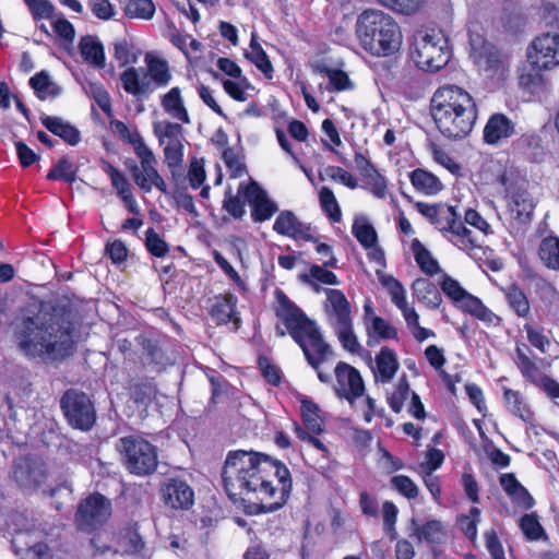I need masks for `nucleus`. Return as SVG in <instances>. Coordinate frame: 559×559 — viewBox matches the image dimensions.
<instances>
[{"instance_id":"1","label":"nucleus","mask_w":559,"mask_h":559,"mask_svg":"<svg viewBox=\"0 0 559 559\" xmlns=\"http://www.w3.org/2000/svg\"><path fill=\"white\" fill-rule=\"evenodd\" d=\"M222 477L231 500L255 499L263 512L281 509L292 490L289 469L283 463L254 451H229Z\"/></svg>"},{"instance_id":"2","label":"nucleus","mask_w":559,"mask_h":559,"mask_svg":"<svg viewBox=\"0 0 559 559\" xmlns=\"http://www.w3.org/2000/svg\"><path fill=\"white\" fill-rule=\"evenodd\" d=\"M74 314L68 306L41 307L22 320L15 334L19 348L28 357L59 360L74 349Z\"/></svg>"},{"instance_id":"3","label":"nucleus","mask_w":559,"mask_h":559,"mask_svg":"<svg viewBox=\"0 0 559 559\" xmlns=\"http://www.w3.org/2000/svg\"><path fill=\"white\" fill-rule=\"evenodd\" d=\"M430 112L439 132L453 140L468 135L478 116L473 96L456 85L441 86L435 92Z\"/></svg>"},{"instance_id":"4","label":"nucleus","mask_w":559,"mask_h":559,"mask_svg":"<svg viewBox=\"0 0 559 559\" xmlns=\"http://www.w3.org/2000/svg\"><path fill=\"white\" fill-rule=\"evenodd\" d=\"M276 317L285 325L292 338L301 347L309 365L316 370L331 354L319 326L297 307L283 290L275 292Z\"/></svg>"},{"instance_id":"5","label":"nucleus","mask_w":559,"mask_h":559,"mask_svg":"<svg viewBox=\"0 0 559 559\" xmlns=\"http://www.w3.org/2000/svg\"><path fill=\"white\" fill-rule=\"evenodd\" d=\"M355 35L361 49L377 58L394 56L403 44L400 25L380 10L362 11L356 20Z\"/></svg>"},{"instance_id":"6","label":"nucleus","mask_w":559,"mask_h":559,"mask_svg":"<svg viewBox=\"0 0 559 559\" xmlns=\"http://www.w3.org/2000/svg\"><path fill=\"white\" fill-rule=\"evenodd\" d=\"M144 61L146 70L130 67L120 74L122 88L135 97L153 93L156 88L165 87L171 81L169 64L165 59L146 53Z\"/></svg>"},{"instance_id":"7","label":"nucleus","mask_w":559,"mask_h":559,"mask_svg":"<svg viewBox=\"0 0 559 559\" xmlns=\"http://www.w3.org/2000/svg\"><path fill=\"white\" fill-rule=\"evenodd\" d=\"M411 57L419 69L438 71L451 58L449 39L439 28L418 29L413 37Z\"/></svg>"},{"instance_id":"8","label":"nucleus","mask_w":559,"mask_h":559,"mask_svg":"<svg viewBox=\"0 0 559 559\" xmlns=\"http://www.w3.org/2000/svg\"><path fill=\"white\" fill-rule=\"evenodd\" d=\"M431 224L448 241L466 252L472 259L480 260L485 254L483 240L464 225L454 206L440 205Z\"/></svg>"},{"instance_id":"9","label":"nucleus","mask_w":559,"mask_h":559,"mask_svg":"<svg viewBox=\"0 0 559 559\" xmlns=\"http://www.w3.org/2000/svg\"><path fill=\"white\" fill-rule=\"evenodd\" d=\"M116 449L126 468L133 475L147 476L158 465L157 448L140 436L120 438Z\"/></svg>"},{"instance_id":"10","label":"nucleus","mask_w":559,"mask_h":559,"mask_svg":"<svg viewBox=\"0 0 559 559\" xmlns=\"http://www.w3.org/2000/svg\"><path fill=\"white\" fill-rule=\"evenodd\" d=\"M504 188L510 216L520 225L527 224L533 216L534 200L528 192V181L514 169H507L499 177Z\"/></svg>"},{"instance_id":"11","label":"nucleus","mask_w":559,"mask_h":559,"mask_svg":"<svg viewBox=\"0 0 559 559\" xmlns=\"http://www.w3.org/2000/svg\"><path fill=\"white\" fill-rule=\"evenodd\" d=\"M468 34L471 57L479 72L488 79H502L508 68L507 57L502 56L481 34L475 33L471 27Z\"/></svg>"},{"instance_id":"12","label":"nucleus","mask_w":559,"mask_h":559,"mask_svg":"<svg viewBox=\"0 0 559 559\" xmlns=\"http://www.w3.org/2000/svg\"><path fill=\"white\" fill-rule=\"evenodd\" d=\"M153 133L163 146L165 164L175 174L183 164L185 135L181 124L168 120L155 121Z\"/></svg>"},{"instance_id":"13","label":"nucleus","mask_w":559,"mask_h":559,"mask_svg":"<svg viewBox=\"0 0 559 559\" xmlns=\"http://www.w3.org/2000/svg\"><path fill=\"white\" fill-rule=\"evenodd\" d=\"M140 160V165L132 164L129 170L135 185L145 193L151 192L154 188L162 193H167V183L157 170V159L153 151L147 146H140L134 152Z\"/></svg>"},{"instance_id":"14","label":"nucleus","mask_w":559,"mask_h":559,"mask_svg":"<svg viewBox=\"0 0 559 559\" xmlns=\"http://www.w3.org/2000/svg\"><path fill=\"white\" fill-rule=\"evenodd\" d=\"M60 406L73 428L87 431L94 426L96 411L93 402L84 392L68 390L61 397Z\"/></svg>"},{"instance_id":"15","label":"nucleus","mask_w":559,"mask_h":559,"mask_svg":"<svg viewBox=\"0 0 559 559\" xmlns=\"http://www.w3.org/2000/svg\"><path fill=\"white\" fill-rule=\"evenodd\" d=\"M527 62L532 70L550 71L559 67V34L544 33L527 47Z\"/></svg>"},{"instance_id":"16","label":"nucleus","mask_w":559,"mask_h":559,"mask_svg":"<svg viewBox=\"0 0 559 559\" xmlns=\"http://www.w3.org/2000/svg\"><path fill=\"white\" fill-rule=\"evenodd\" d=\"M110 514L111 506L109 500L99 493H95L80 503L75 522L81 531L92 532L103 525Z\"/></svg>"},{"instance_id":"17","label":"nucleus","mask_w":559,"mask_h":559,"mask_svg":"<svg viewBox=\"0 0 559 559\" xmlns=\"http://www.w3.org/2000/svg\"><path fill=\"white\" fill-rule=\"evenodd\" d=\"M12 477L23 489L34 491L41 489L44 493L52 496L55 490L45 486L47 477L44 464L40 461L32 459H20L14 463Z\"/></svg>"},{"instance_id":"18","label":"nucleus","mask_w":559,"mask_h":559,"mask_svg":"<svg viewBox=\"0 0 559 559\" xmlns=\"http://www.w3.org/2000/svg\"><path fill=\"white\" fill-rule=\"evenodd\" d=\"M333 385L336 396L350 405L365 393V383L360 372L347 362L338 361L334 369Z\"/></svg>"},{"instance_id":"19","label":"nucleus","mask_w":559,"mask_h":559,"mask_svg":"<svg viewBox=\"0 0 559 559\" xmlns=\"http://www.w3.org/2000/svg\"><path fill=\"white\" fill-rule=\"evenodd\" d=\"M441 289L455 305L478 319L489 320L492 317V312L486 308L477 297L467 293L460 283L452 277L444 275L441 282Z\"/></svg>"},{"instance_id":"20","label":"nucleus","mask_w":559,"mask_h":559,"mask_svg":"<svg viewBox=\"0 0 559 559\" xmlns=\"http://www.w3.org/2000/svg\"><path fill=\"white\" fill-rule=\"evenodd\" d=\"M238 193L242 194L251 206V217L255 223L267 221L277 212V205L257 182L247 186L241 183Z\"/></svg>"},{"instance_id":"21","label":"nucleus","mask_w":559,"mask_h":559,"mask_svg":"<svg viewBox=\"0 0 559 559\" xmlns=\"http://www.w3.org/2000/svg\"><path fill=\"white\" fill-rule=\"evenodd\" d=\"M378 278L382 287L390 295L392 304L401 311L407 328L419 322V316L415 308L407 302L406 290L402 283L394 276L378 273Z\"/></svg>"},{"instance_id":"22","label":"nucleus","mask_w":559,"mask_h":559,"mask_svg":"<svg viewBox=\"0 0 559 559\" xmlns=\"http://www.w3.org/2000/svg\"><path fill=\"white\" fill-rule=\"evenodd\" d=\"M40 532L17 531L12 539V547L21 559H51L49 548L46 544L36 542Z\"/></svg>"},{"instance_id":"23","label":"nucleus","mask_w":559,"mask_h":559,"mask_svg":"<svg viewBox=\"0 0 559 559\" xmlns=\"http://www.w3.org/2000/svg\"><path fill=\"white\" fill-rule=\"evenodd\" d=\"M326 299L324 313L331 328L352 322V308L346 296L340 289H324Z\"/></svg>"},{"instance_id":"24","label":"nucleus","mask_w":559,"mask_h":559,"mask_svg":"<svg viewBox=\"0 0 559 559\" xmlns=\"http://www.w3.org/2000/svg\"><path fill=\"white\" fill-rule=\"evenodd\" d=\"M160 496L164 503L173 509H189L194 501L192 488L183 480L170 478L162 486Z\"/></svg>"},{"instance_id":"25","label":"nucleus","mask_w":559,"mask_h":559,"mask_svg":"<svg viewBox=\"0 0 559 559\" xmlns=\"http://www.w3.org/2000/svg\"><path fill=\"white\" fill-rule=\"evenodd\" d=\"M370 369L377 383H390L400 369L396 352L388 346L381 347L376 354Z\"/></svg>"},{"instance_id":"26","label":"nucleus","mask_w":559,"mask_h":559,"mask_svg":"<svg viewBox=\"0 0 559 559\" xmlns=\"http://www.w3.org/2000/svg\"><path fill=\"white\" fill-rule=\"evenodd\" d=\"M102 168L109 176L111 186L129 212L132 214H139L140 207L132 193L131 183L126 175L106 160H103Z\"/></svg>"},{"instance_id":"27","label":"nucleus","mask_w":559,"mask_h":559,"mask_svg":"<svg viewBox=\"0 0 559 559\" xmlns=\"http://www.w3.org/2000/svg\"><path fill=\"white\" fill-rule=\"evenodd\" d=\"M499 484L515 508L527 511L535 506L533 496L513 473L501 474L499 476Z\"/></svg>"},{"instance_id":"28","label":"nucleus","mask_w":559,"mask_h":559,"mask_svg":"<svg viewBox=\"0 0 559 559\" xmlns=\"http://www.w3.org/2000/svg\"><path fill=\"white\" fill-rule=\"evenodd\" d=\"M273 229L282 236L293 238L295 240H312L311 228L309 225L298 221L296 215L290 211H283L276 217Z\"/></svg>"},{"instance_id":"29","label":"nucleus","mask_w":559,"mask_h":559,"mask_svg":"<svg viewBox=\"0 0 559 559\" xmlns=\"http://www.w3.org/2000/svg\"><path fill=\"white\" fill-rule=\"evenodd\" d=\"M514 133V123L503 114H493L485 124L483 134L487 144H498Z\"/></svg>"},{"instance_id":"30","label":"nucleus","mask_w":559,"mask_h":559,"mask_svg":"<svg viewBox=\"0 0 559 559\" xmlns=\"http://www.w3.org/2000/svg\"><path fill=\"white\" fill-rule=\"evenodd\" d=\"M160 106L170 118L185 124L191 122L181 95V90L178 86L171 87L167 93L160 96Z\"/></svg>"},{"instance_id":"31","label":"nucleus","mask_w":559,"mask_h":559,"mask_svg":"<svg viewBox=\"0 0 559 559\" xmlns=\"http://www.w3.org/2000/svg\"><path fill=\"white\" fill-rule=\"evenodd\" d=\"M237 301V297L230 294L216 297L211 310L212 318L218 324L233 322L235 324V329H238L240 320L236 309Z\"/></svg>"},{"instance_id":"32","label":"nucleus","mask_w":559,"mask_h":559,"mask_svg":"<svg viewBox=\"0 0 559 559\" xmlns=\"http://www.w3.org/2000/svg\"><path fill=\"white\" fill-rule=\"evenodd\" d=\"M79 50L83 60L95 69H104L106 66V56L100 40L93 35L81 37Z\"/></svg>"},{"instance_id":"33","label":"nucleus","mask_w":559,"mask_h":559,"mask_svg":"<svg viewBox=\"0 0 559 559\" xmlns=\"http://www.w3.org/2000/svg\"><path fill=\"white\" fill-rule=\"evenodd\" d=\"M41 123L55 135L61 138L69 145H76L81 141L80 131L60 117L45 116Z\"/></svg>"},{"instance_id":"34","label":"nucleus","mask_w":559,"mask_h":559,"mask_svg":"<svg viewBox=\"0 0 559 559\" xmlns=\"http://www.w3.org/2000/svg\"><path fill=\"white\" fill-rule=\"evenodd\" d=\"M367 335V345L369 347L380 344L381 341L397 340V329L383 318L372 319L365 326Z\"/></svg>"},{"instance_id":"35","label":"nucleus","mask_w":559,"mask_h":559,"mask_svg":"<svg viewBox=\"0 0 559 559\" xmlns=\"http://www.w3.org/2000/svg\"><path fill=\"white\" fill-rule=\"evenodd\" d=\"M409 180L414 189L425 195H436L443 189L440 179L423 168H416L411 171Z\"/></svg>"},{"instance_id":"36","label":"nucleus","mask_w":559,"mask_h":559,"mask_svg":"<svg viewBox=\"0 0 559 559\" xmlns=\"http://www.w3.org/2000/svg\"><path fill=\"white\" fill-rule=\"evenodd\" d=\"M503 399L508 412L514 416H518L524 423L534 426V413L531 411L524 397L519 391L504 389Z\"/></svg>"},{"instance_id":"37","label":"nucleus","mask_w":559,"mask_h":559,"mask_svg":"<svg viewBox=\"0 0 559 559\" xmlns=\"http://www.w3.org/2000/svg\"><path fill=\"white\" fill-rule=\"evenodd\" d=\"M352 234L364 249L374 247L378 242V234L369 218L364 214H357L352 225Z\"/></svg>"},{"instance_id":"38","label":"nucleus","mask_w":559,"mask_h":559,"mask_svg":"<svg viewBox=\"0 0 559 559\" xmlns=\"http://www.w3.org/2000/svg\"><path fill=\"white\" fill-rule=\"evenodd\" d=\"M246 58L252 62L259 71L263 73V75L267 80H272L274 75L273 66L263 50L261 45L258 43L257 35L252 33L251 40L249 45V49L245 53Z\"/></svg>"},{"instance_id":"39","label":"nucleus","mask_w":559,"mask_h":559,"mask_svg":"<svg viewBox=\"0 0 559 559\" xmlns=\"http://www.w3.org/2000/svg\"><path fill=\"white\" fill-rule=\"evenodd\" d=\"M29 85L34 90L35 95L41 100L55 98L61 93V87L53 82L47 71H40L32 76Z\"/></svg>"},{"instance_id":"40","label":"nucleus","mask_w":559,"mask_h":559,"mask_svg":"<svg viewBox=\"0 0 559 559\" xmlns=\"http://www.w3.org/2000/svg\"><path fill=\"white\" fill-rule=\"evenodd\" d=\"M411 250L413 252L415 262L423 273L432 276L440 272L438 261L432 257L431 252L419 241V239H413L411 243Z\"/></svg>"},{"instance_id":"41","label":"nucleus","mask_w":559,"mask_h":559,"mask_svg":"<svg viewBox=\"0 0 559 559\" xmlns=\"http://www.w3.org/2000/svg\"><path fill=\"white\" fill-rule=\"evenodd\" d=\"M412 288L419 302L431 309L439 307L441 295L435 284L428 280L418 278L413 283Z\"/></svg>"},{"instance_id":"42","label":"nucleus","mask_w":559,"mask_h":559,"mask_svg":"<svg viewBox=\"0 0 559 559\" xmlns=\"http://www.w3.org/2000/svg\"><path fill=\"white\" fill-rule=\"evenodd\" d=\"M118 545L123 552L146 559L145 544L133 526L127 527L118 537Z\"/></svg>"},{"instance_id":"43","label":"nucleus","mask_w":559,"mask_h":559,"mask_svg":"<svg viewBox=\"0 0 559 559\" xmlns=\"http://www.w3.org/2000/svg\"><path fill=\"white\" fill-rule=\"evenodd\" d=\"M300 412L308 431L320 435L324 430V420L320 415V409L317 404L307 397L300 399Z\"/></svg>"},{"instance_id":"44","label":"nucleus","mask_w":559,"mask_h":559,"mask_svg":"<svg viewBox=\"0 0 559 559\" xmlns=\"http://www.w3.org/2000/svg\"><path fill=\"white\" fill-rule=\"evenodd\" d=\"M538 255L543 263L551 270H559V238L548 236L540 241Z\"/></svg>"},{"instance_id":"45","label":"nucleus","mask_w":559,"mask_h":559,"mask_svg":"<svg viewBox=\"0 0 559 559\" xmlns=\"http://www.w3.org/2000/svg\"><path fill=\"white\" fill-rule=\"evenodd\" d=\"M320 73L329 79L328 90L331 92L352 91L355 87L348 74L343 70L324 67Z\"/></svg>"},{"instance_id":"46","label":"nucleus","mask_w":559,"mask_h":559,"mask_svg":"<svg viewBox=\"0 0 559 559\" xmlns=\"http://www.w3.org/2000/svg\"><path fill=\"white\" fill-rule=\"evenodd\" d=\"M364 179L376 198L385 199L388 192L386 180L371 163H367V167L364 168Z\"/></svg>"},{"instance_id":"47","label":"nucleus","mask_w":559,"mask_h":559,"mask_svg":"<svg viewBox=\"0 0 559 559\" xmlns=\"http://www.w3.org/2000/svg\"><path fill=\"white\" fill-rule=\"evenodd\" d=\"M519 526L527 540H539L547 538L538 515L535 512L524 514L519 522Z\"/></svg>"},{"instance_id":"48","label":"nucleus","mask_w":559,"mask_h":559,"mask_svg":"<svg viewBox=\"0 0 559 559\" xmlns=\"http://www.w3.org/2000/svg\"><path fill=\"white\" fill-rule=\"evenodd\" d=\"M504 295L510 307L514 312L522 318H525L530 313V302L525 293L516 285H510L504 289Z\"/></svg>"},{"instance_id":"49","label":"nucleus","mask_w":559,"mask_h":559,"mask_svg":"<svg viewBox=\"0 0 559 559\" xmlns=\"http://www.w3.org/2000/svg\"><path fill=\"white\" fill-rule=\"evenodd\" d=\"M51 26L60 40V45L71 53L72 45L75 36L73 25L62 16H57L51 21Z\"/></svg>"},{"instance_id":"50","label":"nucleus","mask_w":559,"mask_h":559,"mask_svg":"<svg viewBox=\"0 0 559 559\" xmlns=\"http://www.w3.org/2000/svg\"><path fill=\"white\" fill-rule=\"evenodd\" d=\"M322 211L332 223L342 221V211L333 191L328 187H322L319 193Z\"/></svg>"},{"instance_id":"51","label":"nucleus","mask_w":559,"mask_h":559,"mask_svg":"<svg viewBox=\"0 0 559 559\" xmlns=\"http://www.w3.org/2000/svg\"><path fill=\"white\" fill-rule=\"evenodd\" d=\"M344 349L352 354H358L361 345L354 332L353 321L332 328Z\"/></svg>"},{"instance_id":"52","label":"nucleus","mask_w":559,"mask_h":559,"mask_svg":"<svg viewBox=\"0 0 559 559\" xmlns=\"http://www.w3.org/2000/svg\"><path fill=\"white\" fill-rule=\"evenodd\" d=\"M78 168L76 166L63 157L58 160V163L49 170L47 174V179L49 180H63L66 182L72 183L76 179Z\"/></svg>"},{"instance_id":"53","label":"nucleus","mask_w":559,"mask_h":559,"mask_svg":"<svg viewBox=\"0 0 559 559\" xmlns=\"http://www.w3.org/2000/svg\"><path fill=\"white\" fill-rule=\"evenodd\" d=\"M111 130L115 134L119 135L124 142L129 143L133 151H138L140 146L146 145L144 139L136 129L130 130L128 126L120 120H112L110 122Z\"/></svg>"},{"instance_id":"54","label":"nucleus","mask_w":559,"mask_h":559,"mask_svg":"<svg viewBox=\"0 0 559 559\" xmlns=\"http://www.w3.org/2000/svg\"><path fill=\"white\" fill-rule=\"evenodd\" d=\"M539 72L535 70L523 72L519 78L520 86L532 94L545 92L548 88V81Z\"/></svg>"},{"instance_id":"55","label":"nucleus","mask_w":559,"mask_h":559,"mask_svg":"<svg viewBox=\"0 0 559 559\" xmlns=\"http://www.w3.org/2000/svg\"><path fill=\"white\" fill-rule=\"evenodd\" d=\"M415 536L420 542L439 543L443 537L442 523L437 520L428 521L415 528Z\"/></svg>"},{"instance_id":"56","label":"nucleus","mask_w":559,"mask_h":559,"mask_svg":"<svg viewBox=\"0 0 559 559\" xmlns=\"http://www.w3.org/2000/svg\"><path fill=\"white\" fill-rule=\"evenodd\" d=\"M412 393L407 379L403 376L399 380L394 391L388 397V403L391 409L394 413H400L403 408L404 402L409 397V395L412 396Z\"/></svg>"},{"instance_id":"57","label":"nucleus","mask_w":559,"mask_h":559,"mask_svg":"<svg viewBox=\"0 0 559 559\" xmlns=\"http://www.w3.org/2000/svg\"><path fill=\"white\" fill-rule=\"evenodd\" d=\"M326 266L322 265H311L309 269V275L306 276V282L311 284L316 292L320 290V287L312 283L311 280L317 281L319 283L325 284V285H337L338 280L337 276L332 272L325 269Z\"/></svg>"},{"instance_id":"58","label":"nucleus","mask_w":559,"mask_h":559,"mask_svg":"<svg viewBox=\"0 0 559 559\" xmlns=\"http://www.w3.org/2000/svg\"><path fill=\"white\" fill-rule=\"evenodd\" d=\"M391 487L408 500L416 499L419 495L418 486L405 475H396L390 479Z\"/></svg>"},{"instance_id":"59","label":"nucleus","mask_w":559,"mask_h":559,"mask_svg":"<svg viewBox=\"0 0 559 559\" xmlns=\"http://www.w3.org/2000/svg\"><path fill=\"white\" fill-rule=\"evenodd\" d=\"M480 521V510L476 507L471 508L469 514L461 515L457 520L461 531L472 542L477 538V525Z\"/></svg>"},{"instance_id":"60","label":"nucleus","mask_w":559,"mask_h":559,"mask_svg":"<svg viewBox=\"0 0 559 559\" xmlns=\"http://www.w3.org/2000/svg\"><path fill=\"white\" fill-rule=\"evenodd\" d=\"M169 40L187 57H189L191 51L195 52L199 51L201 48V43H199L192 36L188 34H182L177 29H174L170 33Z\"/></svg>"},{"instance_id":"61","label":"nucleus","mask_w":559,"mask_h":559,"mask_svg":"<svg viewBox=\"0 0 559 559\" xmlns=\"http://www.w3.org/2000/svg\"><path fill=\"white\" fill-rule=\"evenodd\" d=\"M123 11L130 19L150 20L153 17L156 8L154 2H124Z\"/></svg>"},{"instance_id":"62","label":"nucleus","mask_w":559,"mask_h":559,"mask_svg":"<svg viewBox=\"0 0 559 559\" xmlns=\"http://www.w3.org/2000/svg\"><path fill=\"white\" fill-rule=\"evenodd\" d=\"M145 247L156 258H163L169 251L167 242L153 228L145 233Z\"/></svg>"},{"instance_id":"63","label":"nucleus","mask_w":559,"mask_h":559,"mask_svg":"<svg viewBox=\"0 0 559 559\" xmlns=\"http://www.w3.org/2000/svg\"><path fill=\"white\" fill-rule=\"evenodd\" d=\"M523 329L526 332L530 344L545 354L550 345V340L544 334V330L531 323H525Z\"/></svg>"},{"instance_id":"64","label":"nucleus","mask_w":559,"mask_h":559,"mask_svg":"<svg viewBox=\"0 0 559 559\" xmlns=\"http://www.w3.org/2000/svg\"><path fill=\"white\" fill-rule=\"evenodd\" d=\"M114 57L120 67L133 64L136 62V55L126 39H120L114 44Z\"/></svg>"}]
</instances>
